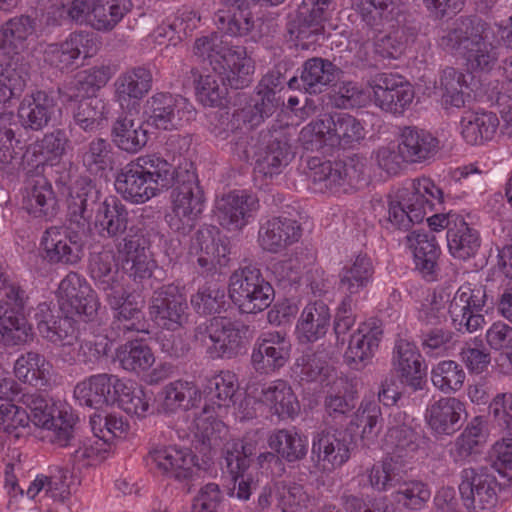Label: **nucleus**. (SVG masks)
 <instances>
[{"instance_id": "25", "label": "nucleus", "mask_w": 512, "mask_h": 512, "mask_svg": "<svg viewBox=\"0 0 512 512\" xmlns=\"http://www.w3.org/2000/svg\"><path fill=\"white\" fill-rule=\"evenodd\" d=\"M259 209L256 195L246 191H232L216 202V216L228 230H242L255 217Z\"/></svg>"}, {"instance_id": "26", "label": "nucleus", "mask_w": 512, "mask_h": 512, "mask_svg": "<svg viewBox=\"0 0 512 512\" xmlns=\"http://www.w3.org/2000/svg\"><path fill=\"white\" fill-rule=\"evenodd\" d=\"M291 342L280 331L263 332L256 340L251 363L260 373H269L283 367L289 360Z\"/></svg>"}, {"instance_id": "51", "label": "nucleus", "mask_w": 512, "mask_h": 512, "mask_svg": "<svg viewBox=\"0 0 512 512\" xmlns=\"http://www.w3.org/2000/svg\"><path fill=\"white\" fill-rule=\"evenodd\" d=\"M267 443L280 459L289 463L304 459L308 452V438L300 434L295 427L272 431Z\"/></svg>"}, {"instance_id": "24", "label": "nucleus", "mask_w": 512, "mask_h": 512, "mask_svg": "<svg viewBox=\"0 0 512 512\" xmlns=\"http://www.w3.org/2000/svg\"><path fill=\"white\" fill-rule=\"evenodd\" d=\"M126 287L123 286L104 295L112 311L113 325L124 332H144L146 331L144 300L140 295L129 292Z\"/></svg>"}, {"instance_id": "39", "label": "nucleus", "mask_w": 512, "mask_h": 512, "mask_svg": "<svg viewBox=\"0 0 512 512\" xmlns=\"http://www.w3.org/2000/svg\"><path fill=\"white\" fill-rule=\"evenodd\" d=\"M406 240L413 254L415 269L427 281H435L441 253L435 236L426 231H413L406 236Z\"/></svg>"}, {"instance_id": "42", "label": "nucleus", "mask_w": 512, "mask_h": 512, "mask_svg": "<svg viewBox=\"0 0 512 512\" xmlns=\"http://www.w3.org/2000/svg\"><path fill=\"white\" fill-rule=\"evenodd\" d=\"M13 373L21 383L44 389L51 385L54 369L44 355L28 351L17 357L13 365Z\"/></svg>"}, {"instance_id": "55", "label": "nucleus", "mask_w": 512, "mask_h": 512, "mask_svg": "<svg viewBox=\"0 0 512 512\" xmlns=\"http://www.w3.org/2000/svg\"><path fill=\"white\" fill-rule=\"evenodd\" d=\"M113 75L108 65L95 66L77 73L74 80L61 91L63 97L72 101L74 98L89 95L105 86Z\"/></svg>"}, {"instance_id": "2", "label": "nucleus", "mask_w": 512, "mask_h": 512, "mask_svg": "<svg viewBox=\"0 0 512 512\" xmlns=\"http://www.w3.org/2000/svg\"><path fill=\"white\" fill-rule=\"evenodd\" d=\"M415 419L399 408L393 409L387 422L385 444L391 453L367 471L370 486L386 492L399 485L412 464L424 454V438L417 432Z\"/></svg>"}, {"instance_id": "49", "label": "nucleus", "mask_w": 512, "mask_h": 512, "mask_svg": "<svg viewBox=\"0 0 512 512\" xmlns=\"http://www.w3.org/2000/svg\"><path fill=\"white\" fill-rule=\"evenodd\" d=\"M499 127V119L493 112L467 111L460 120L461 135L471 145L490 141Z\"/></svg>"}, {"instance_id": "12", "label": "nucleus", "mask_w": 512, "mask_h": 512, "mask_svg": "<svg viewBox=\"0 0 512 512\" xmlns=\"http://www.w3.org/2000/svg\"><path fill=\"white\" fill-rule=\"evenodd\" d=\"M372 103L381 111L402 116L415 97L412 84L399 73L377 72L367 80Z\"/></svg>"}, {"instance_id": "9", "label": "nucleus", "mask_w": 512, "mask_h": 512, "mask_svg": "<svg viewBox=\"0 0 512 512\" xmlns=\"http://www.w3.org/2000/svg\"><path fill=\"white\" fill-rule=\"evenodd\" d=\"M170 206L165 215L169 228L179 234L190 233L206 207L204 191L192 165L175 168Z\"/></svg>"}, {"instance_id": "45", "label": "nucleus", "mask_w": 512, "mask_h": 512, "mask_svg": "<svg viewBox=\"0 0 512 512\" xmlns=\"http://www.w3.org/2000/svg\"><path fill=\"white\" fill-rule=\"evenodd\" d=\"M331 313L323 301L308 303L302 310L295 327L300 343H314L322 339L330 327Z\"/></svg>"}, {"instance_id": "59", "label": "nucleus", "mask_w": 512, "mask_h": 512, "mask_svg": "<svg viewBox=\"0 0 512 512\" xmlns=\"http://www.w3.org/2000/svg\"><path fill=\"white\" fill-rule=\"evenodd\" d=\"M449 252L455 258L467 259L474 256L480 247V235L470 227L464 218H456V224L447 231Z\"/></svg>"}, {"instance_id": "34", "label": "nucleus", "mask_w": 512, "mask_h": 512, "mask_svg": "<svg viewBox=\"0 0 512 512\" xmlns=\"http://www.w3.org/2000/svg\"><path fill=\"white\" fill-rule=\"evenodd\" d=\"M195 455L188 448L163 446L153 448L148 455L149 465L178 480L192 476L196 465Z\"/></svg>"}, {"instance_id": "1", "label": "nucleus", "mask_w": 512, "mask_h": 512, "mask_svg": "<svg viewBox=\"0 0 512 512\" xmlns=\"http://www.w3.org/2000/svg\"><path fill=\"white\" fill-rule=\"evenodd\" d=\"M193 51L212 67V71L194 80L196 100L203 106L222 105L227 85L242 89L252 82L255 64L244 46L230 44L222 35L211 33L197 38Z\"/></svg>"}, {"instance_id": "20", "label": "nucleus", "mask_w": 512, "mask_h": 512, "mask_svg": "<svg viewBox=\"0 0 512 512\" xmlns=\"http://www.w3.org/2000/svg\"><path fill=\"white\" fill-rule=\"evenodd\" d=\"M56 297L64 314L92 320L100 307L96 292L78 273H68L59 283Z\"/></svg>"}, {"instance_id": "46", "label": "nucleus", "mask_w": 512, "mask_h": 512, "mask_svg": "<svg viewBox=\"0 0 512 512\" xmlns=\"http://www.w3.org/2000/svg\"><path fill=\"white\" fill-rule=\"evenodd\" d=\"M118 258L112 250L92 254L89 263L90 276L105 294L127 286V281L118 267Z\"/></svg>"}, {"instance_id": "62", "label": "nucleus", "mask_w": 512, "mask_h": 512, "mask_svg": "<svg viewBox=\"0 0 512 512\" xmlns=\"http://www.w3.org/2000/svg\"><path fill=\"white\" fill-rule=\"evenodd\" d=\"M78 418L69 409H54L47 416V423L39 424L38 427L47 431L46 437L49 441L59 447H66L75 437Z\"/></svg>"}, {"instance_id": "41", "label": "nucleus", "mask_w": 512, "mask_h": 512, "mask_svg": "<svg viewBox=\"0 0 512 512\" xmlns=\"http://www.w3.org/2000/svg\"><path fill=\"white\" fill-rule=\"evenodd\" d=\"M438 148V139L424 129L407 126L401 130L398 149L403 162L422 163L433 158Z\"/></svg>"}, {"instance_id": "44", "label": "nucleus", "mask_w": 512, "mask_h": 512, "mask_svg": "<svg viewBox=\"0 0 512 512\" xmlns=\"http://www.w3.org/2000/svg\"><path fill=\"white\" fill-rule=\"evenodd\" d=\"M393 364L404 383L413 390L423 389L426 367H422L421 354L414 343L399 339L394 348Z\"/></svg>"}, {"instance_id": "10", "label": "nucleus", "mask_w": 512, "mask_h": 512, "mask_svg": "<svg viewBox=\"0 0 512 512\" xmlns=\"http://www.w3.org/2000/svg\"><path fill=\"white\" fill-rule=\"evenodd\" d=\"M310 187L317 193L340 194L353 190L363 179L365 164L357 156L346 161L308 160Z\"/></svg>"}, {"instance_id": "23", "label": "nucleus", "mask_w": 512, "mask_h": 512, "mask_svg": "<svg viewBox=\"0 0 512 512\" xmlns=\"http://www.w3.org/2000/svg\"><path fill=\"white\" fill-rule=\"evenodd\" d=\"M220 8L214 17L218 29L230 36H246L252 33V39L261 36V32H254L255 21L251 15L250 3L264 2L278 5L284 0H220Z\"/></svg>"}, {"instance_id": "13", "label": "nucleus", "mask_w": 512, "mask_h": 512, "mask_svg": "<svg viewBox=\"0 0 512 512\" xmlns=\"http://www.w3.org/2000/svg\"><path fill=\"white\" fill-rule=\"evenodd\" d=\"M247 328L226 317H214L195 329V339L203 342L212 359L232 358L245 343Z\"/></svg>"}, {"instance_id": "29", "label": "nucleus", "mask_w": 512, "mask_h": 512, "mask_svg": "<svg viewBox=\"0 0 512 512\" xmlns=\"http://www.w3.org/2000/svg\"><path fill=\"white\" fill-rule=\"evenodd\" d=\"M424 417L435 436H451L467 417L466 405L455 397H441L427 405Z\"/></svg>"}, {"instance_id": "8", "label": "nucleus", "mask_w": 512, "mask_h": 512, "mask_svg": "<svg viewBox=\"0 0 512 512\" xmlns=\"http://www.w3.org/2000/svg\"><path fill=\"white\" fill-rule=\"evenodd\" d=\"M442 202L443 192L430 178L408 181L388 196L386 228L407 231Z\"/></svg>"}, {"instance_id": "57", "label": "nucleus", "mask_w": 512, "mask_h": 512, "mask_svg": "<svg viewBox=\"0 0 512 512\" xmlns=\"http://www.w3.org/2000/svg\"><path fill=\"white\" fill-rule=\"evenodd\" d=\"M131 8L130 0H96L91 6L89 25L97 31H111Z\"/></svg>"}, {"instance_id": "58", "label": "nucleus", "mask_w": 512, "mask_h": 512, "mask_svg": "<svg viewBox=\"0 0 512 512\" xmlns=\"http://www.w3.org/2000/svg\"><path fill=\"white\" fill-rule=\"evenodd\" d=\"M488 437L486 420L476 416L471 419L461 434L456 438L449 451L455 462H461L482 446Z\"/></svg>"}, {"instance_id": "3", "label": "nucleus", "mask_w": 512, "mask_h": 512, "mask_svg": "<svg viewBox=\"0 0 512 512\" xmlns=\"http://www.w3.org/2000/svg\"><path fill=\"white\" fill-rule=\"evenodd\" d=\"M99 190L88 177L77 178L69 189L68 212L71 221L85 226L92 221L102 237H117L123 234L128 225L129 212L115 196H109L98 203Z\"/></svg>"}, {"instance_id": "40", "label": "nucleus", "mask_w": 512, "mask_h": 512, "mask_svg": "<svg viewBox=\"0 0 512 512\" xmlns=\"http://www.w3.org/2000/svg\"><path fill=\"white\" fill-rule=\"evenodd\" d=\"M159 398L161 410L170 415L198 407L202 390L195 381L177 379L161 389Z\"/></svg>"}, {"instance_id": "31", "label": "nucleus", "mask_w": 512, "mask_h": 512, "mask_svg": "<svg viewBox=\"0 0 512 512\" xmlns=\"http://www.w3.org/2000/svg\"><path fill=\"white\" fill-rule=\"evenodd\" d=\"M67 144L66 133L62 130H55L28 145L24 152L27 173L41 174L45 166L56 165L64 155Z\"/></svg>"}, {"instance_id": "27", "label": "nucleus", "mask_w": 512, "mask_h": 512, "mask_svg": "<svg viewBox=\"0 0 512 512\" xmlns=\"http://www.w3.org/2000/svg\"><path fill=\"white\" fill-rule=\"evenodd\" d=\"M153 76L146 66H136L122 72L114 82V100L127 113L137 112L140 101L152 88Z\"/></svg>"}, {"instance_id": "47", "label": "nucleus", "mask_w": 512, "mask_h": 512, "mask_svg": "<svg viewBox=\"0 0 512 512\" xmlns=\"http://www.w3.org/2000/svg\"><path fill=\"white\" fill-rule=\"evenodd\" d=\"M55 107L56 101L52 95L37 90L23 98L18 108V116L23 126L37 131L47 126Z\"/></svg>"}, {"instance_id": "22", "label": "nucleus", "mask_w": 512, "mask_h": 512, "mask_svg": "<svg viewBox=\"0 0 512 512\" xmlns=\"http://www.w3.org/2000/svg\"><path fill=\"white\" fill-rule=\"evenodd\" d=\"M83 247L82 235L65 226L46 229L40 240L43 257L51 264L78 263L83 256Z\"/></svg>"}, {"instance_id": "28", "label": "nucleus", "mask_w": 512, "mask_h": 512, "mask_svg": "<svg viewBox=\"0 0 512 512\" xmlns=\"http://www.w3.org/2000/svg\"><path fill=\"white\" fill-rule=\"evenodd\" d=\"M256 452V444L232 439L225 443L223 457L226 469L235 483V496L240 500H248L251 496L253 478L246 474L250 457Z\"/></svg>"}, {"instance_id": "43", "label": "nucleus", "mask_w": 512, "mask_h": 512, "mask_svg": "<svg viewBox=\"0 0 512 512\" xmlns=\"http://www.w3.org/2000/svg\"><path fill=\"white\" fill-rule=\"evenodd\" d=\"M259 402L267 406L280 419H295L300 412V403L291 386L284 380H275L259 385Z\"/></svg>"}, {"instance_id": "36", "label": "nucleus", "mask_w": 512, "mask_h": 512, "mask_svg": "<svg viewBox=\"0 0 512 512\" xmlns=\"http://www.w3.org/2000/svg\"><path fill=\"white\" fill-rule=\"evenodd\" d=\"M119 379L117 375L107 373L91 375L77 383L74 397L80 405L91 408L113 405Z\"/></svg>"}, {"instance_id": "64", "label": "nucleus", "mask_w": 512, "mask_h": 512, "mask_svg": "<svg viewBox=\"0 0 512 512\" xmlns=\"http://www.w3.org/2000/svg\"><path fill=\"white\" fill-rule=\"evenodd\" d=\"M351 8L366 26L379 30L393 19L398 8V0H352Z\"/></svg>"}, {"instance_id": "30", "label": "nucleus", "mask_w": 512, "mask_h": 512, "mask_svg": "<svg viewBox=\"0 0 512 512\" xmlns=\"http://www.w3.org/2000/svg\"><path fill=\"white\" fill-rule=\"evenodd\" d=\"M118 261L122 273L135 282H142L153 275L157 267L156 261L143 245L141 239L127 235L117 244Z\"/></svg>"}, {"instance_id": "63", "label": "nucleus", "mask_w": 512, "mask_h": 512, "mask_svg": "<svg viewBox=\"0 0 512 512\" xmlns=\"http://www.w3.org/2000/svg\"><path fill=\"white\" fill-rule=\"evenodd\" d=\"M115 394V403L127 414L143 417L148 412L150 397L135 381L120 378Z\"/></svg>"}, {"instance_id": "32", "label": "nucleus", "mask_w": 512, "mask_h": 512, "mask_svg": "<svg viewBox=\"0 0 512 512\" xmlns=\"http://www.w3.org/2000/svg\"><path fill=\"white\" fill-rule=\"evenodd\" d=\"M381 321L369 318L359 323L357 329L350 335L344 358L349 365L366 364L378 350L382 339Z\"/></svg>"}, {"instance_id": "61", "label": "nucleus", "mask_w": 512, "mask_h": 512, "mask_svg": "<svg viewBox=\"0 0 512 512\" xmlns=\"http://www.w3.org/2000/svg\"><path fill=\"white\" fill-rule=\"evenodd\" d=\"M337 67L329 60L323 58H310L302 67L301 82L306 92L310 94L321 93L336 78Z\"/></svg>"}, {"instance_id": "18", "label": "nucleus", "mask_w": 512, "mask_h": 512, "mask_svg": "<svg viewBox=\"0 0 512 512\" xmlns=\"http://www.w3.org/2000/svg\"><path fill=\"white\" fill-rule=\"evenodd\" d=\"M143 114L148 125L160 130H176L195 115L193 106L183 97L158 92L149 97Z\"/></svg>"}, {"instance_id": "50", "label": "nucleus", "mask_w": 512, "mask_h": 512, "mask_svg": "<svg viewBox=\"0 0 512 512\" xmlns=\"http://www.w3.org/2000/svg\"><path fill=\"white\" fill-rule=\"evenodd\" d=\"M111 136L116 147L130 154L138 153L148 142L147 129L127 112L113 123Z\"/></svg>"}, {"instance_id": "38", "label": "nucleus", "mask_w": 512, "mask_h": 512, "mask_svg": "<svg viewBox=\"0 0 512 512\" xmlns=\"http://www.w3.org/2000/svg\"><path fill=\"white\" fill-rule=\"evenodd\" d=\"M300 224L286 217H273L261 223L258 231L260 247L270 253H279L301 237Z\"/></svg>"}, {"instance_id": "54", "label": "nucleus", "mask_w": 512, "mask_h": 512, "mask_svg": "<svg viewBox=\"0 0 512 512\" xmlns=\"http://www.w3.org/2000/svg\"><path fill=\"white\" fill-rule=\"evenodd\" d=\"M294 157V152L286 140L275 139L258 154L254 172L265 178L279 175Z\"/></svg>"}, {"instance_id": "48", "label": "nucleus", "mask_w": 512, "mask_h": 512, "mask_svg": "<svg viewBox=\"0 0 512 512\" xmlns=\"http://www.w3.org/2000/svg\"><path fill=\"white\" fill-rule=\"evenodd\" d=\"M33 327L24 313H15L0 301V345L15 347L33 340Z\"/></svg>"}, {"instance_id": "21", "label": "nucleus", "mask_w": 512, "mask_h": 512, "mask_svg": "<svg viewBox=\"0 0 512 512\" xmlns=\"http://www.w3.org/2000/svg\"><path fill=\"white\" fill-rule=\"evenodd\" d=\"M187 300L181 289L174 285H163L153 292L148 312L151 320L167 330H177L187 321Z\"/></svg>"}, {"instance_id": "35", "label": "nucleus", "mask_w": 512, "mask_h": 512, "mask_svg": "<svg viewBox=\"0 0 512 512\" xmlns=\"http://www.w3.org/2000/svg\"><path fill=\"white\" fill-rule=\"evenodd\" d=\"M459 492L464 500L471 501L474 510L490 512L497 503L496 479L484 472L464 470Z\"/></svg>"}, {"instance_id": "52", "label": "nucleus", "mask_w": 512, "mask_h": 512, "mask_svg": "<svg viewBox=\"0 0 512 512\" xmlns=\"http://www.w3.org/2000/svg\"><path fill=\"white\" fill-rule=\"evenodd\" d=\"M438 89L445 109H460L471 100L472 90L467 81V75L453 67L443 70Z\"/></svg>"}, {"instance_id": "5", "label": "nucleus", "mask_w": 512, "mask_h": 512, "mask_svg": "<svg viewBox=\"0 0 512 512\" xmlns=\"http://www.w3.org/2000/svg\"><path fill=\"white\" fill-rule=\"evenodd\" d=\"M238 390V377L230 370H222L207 379L202 391L204 407L190 428L202 444L214 447L226 438L228 428L220 418L231 405H235Z\"/></svg>"}, {"instance_id": "15", "label": "nucleus", "mask_w": 512, "mask_h": 512, "mask_svg": "<svg viewBox=\"0 0 512 512\" xmlns=\"http://www.w3.org/2000/svg\"><path fill=\"white\" fill-rule=\"evenodd\" d=\"M100 47V41L93 32L74 31L63 41L47 44L42 57L44 63L61 72L78 67L81 58L93 57Z\"/></svg>"}, {"instance_id": "4", "label": "nucleus", "mask_w": 512, "mask_h": 512, "mask_svg": "<svg viewBox=\"0 0 512 512\" xmlns=\"http://www.w3.org/2000/svg\"><path fill=\"white\" fill-rule=\"evenodd\" d=\"M35 31V19L26 15L11 18L0 28V48L17 55L0 63V115L5 113L6 104L19 97L27 85L29 65L19 54L27 48Z\"/></svg>"}, {"instance_id": "11", "label": "nucleus", "mask_w": 512, "mask_h": 512, "mask_svg": "<svg viewBox=\"0 0 512 512\" xmlns=\"http://www.w3.org/2000/svg\"><path fill=\"white\" fill-rule=\"evenodd\" d=\"M229 297L242 313L264 311L274 300V289L259 268L247 265L235 270L229 278Z\"/></svg>"}, {"instance_id": "19", "label": "nucleus", "mask_w": 512, "mask_h": 512, "mask_svg": "<svg viewBox=\"0 0 512 512\" xmlns=\"http://www.w3.org/2000/svg\"><path fill=\"white\" fill-rule=\"evenodd\" d=\"M486 303V290L482 285L464 283L455 292L448 313L455 329L461 333H473L481 328Z\"/></svg>"}, {"instance_id": "33", "label": "nucleus", "mask_w": 512, "mask_h": 512, "mask_svg": "<svg viewBox=\"0 0 512 512\" xmlns=\"http://www.w3.org/2000/svg\"><path fill=\"white\" fill-rule=\"evenodd\" d=\"M22 208L33 218L49 220L56 215L57 198L51 182L40 174L27 180L22 192Z\"/></svg>"}, {"instance_id": "60", "label": "nucleus", "mask_w": 512, "mask_h": 512, "mask_svg": "<svg viewBox=\"0 0 512 512\" xmlns=\"http://www.w3.org/2000/svg\"><path fill=\"white\" fill-rule=\"evenodd\" d=\"M330 124V146L341 145L352 146L364 139L366 131L364 124L347 113H335L333 116H326Z\"/></svg>"}, {"instance_id": "56", "label": "nucleus", "mask_w": 512, "mask_h": 512, "mask_svg": "<svg viewBox=\"0 0 512 512\" xmlns=\"http://www.w3.org/2000/svg\"><path fill=\"white\" fill-rule=\"evenodd\" d=\"M382 412L374 400L363 399L353 414L349 429L357 433L364 444L373 442L380 431Z\"/></svg>"}, {"instance_id": "14", "label": "nucleus", "mask_w": 512, "mask_h": 512, "mask_svg": "<svg viewBox=\"0 0 512 512\" xmlns=\"http://www.w3.org/2000/svg\"><path fill=\"white\" fill-rule=\"evenodd\" d=\"M116 360L123 370L142 377L149 385L158 384L174 373V366L170 362L155 365L154 352L142 340H131L120 345L116 350Z\"/></svg>"}, {"instance_id": "7", "label": "nucleus", "mask_w": 512, "mask_h": 512, "mask_svg": "<svg viewBox=\"0 0 512 512\" xmlns=\"http://www.w3.org/2000/svg\"><path fill=\"white\" fill-rule=\"evenodd\" d=\"M489 26L478 18H463L438 40L439 47L465 60L472 71H490L498 62V48L487 42Z\"/></svg>"}, {"instance_id": "6", "label": "nucleus", "mask_w": 512, "mask_h": 512, "mask_svg": "<svg viewBox=\"0 0 512 512\" xmlns=\"http://www.w3.org/2000/svg\"><path fill=\"white\" fill-rule=\"evenodd\" d=\"M175 167L156 154L140 156L127 163L115 179V189L132 204H143L173 186Z\"/></svg>"}, {"instance_id": "17", "label": "nucleus", "mask_w": 512, "mask_h": 512, "mask_svg": "<svg viewBox=\"0 0 512 512\" xmlns=\"http://www.w3.org/2000/svg\"><path fill=\"white\" fill-rule=\"evenodd\" d=\"M353 450L352 438L342 430L326 427L313 433L311 457L322 472L341 468L350 460Z\"/></svg>"}, {"instance_id": "53", "label": "nucleus", "mask_w": 512, "mask_h": 512, "mask_svg": "<svg viewBox=\"0 0 512 512\" xmlns=\"http://www.w3.org/2000/svg\"><path fill=\"white\" fill-rule=\"evenodd\" d=\"M374 266L366 254H358L347 262L340 273V287L349 296L359 294L373 280Z\"/></svg>"}, {"instance_id": "16", "label": "nucleus", "mask_w": 512, "mask_h": 512, "mask_svg": "<svg viewBox=\"0 0 512 512\" xmlns=\"http://www.w3.org/2000/svg\"><path fill=\"white\" fill-rule=\"evenodd\" d=\"M189 255L202 276L221 274L230 262V248L215 226L200 228L191 239Z\"/></svg>"}, {"instance_id": "37", "label": "nucleus", "mask_w": 512, "mask_h": 512, "mask_svg": "<svg viewBox=\"0 0 512 512\" xmlns=\"http://www.w3.org/2000/svg\"><path fill=\"white\" fill-rule=\"evenodd\" d=\"M277 85L278 78L273 75L264 76L257 86V96L253 100L254 103L235 112L232 117V124L243 121L250 128H254L260 125L266 117L272 115L278 105L275 93Z\"/></svg>"}]
</instances>
